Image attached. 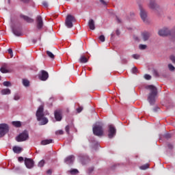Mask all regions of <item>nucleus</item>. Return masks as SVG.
<instances>
[{
  "mask_svg": "<svg viewBox=\"0 0 175 175\" xmlns=\"http://www.w3.org/2000/svg\"><path fill=\"white\" fill-rule=\"evenodd\" d=\"M146 90H150V92L149 93V95L148 96V101L149 102L150 105L151 106L154 105L155 103V98H157V96L158 95V89H157V87L149 85L146 87Z\"/></svg>",
  "mask_w": 175,
  "mask_h": 175,
  "instance_id": "f257e3e1",
  "label": "nucleus"
},
{
  "mask_svg": "<svg viewBox=\"0 0 175 175\" xmlns=\"http://www.w3.org/2000/svg\"><path fill=\"white\" fill-rule=\"evenodd\" d=\"M44 107L43 105H40L36 113L38 121H41V125H46L49 122V119L44 118Z\"/></svg>",
  "mask_w": 175,
  "mask_h": 175,
  "instance_id": "f03ea898",
  "label": "nucleus"
},
{
  "mask_svg": "<svg viewBox=\"0 0 175 175\" xmlns=\"http://www.w3.org/2000/svg\"><path fill=\"white\" fill-rule=\"evenodd\" d=\"M93 133L95 136H103V124L98 122L96 125L93 127Z\"/></svg>",
  "mask_w": 175,
  "mask_h": 175,
  "instance_id": "7ed1b4c3",
  "label": "nucleus"
},
{
  "mask_svg": "<svg viewBox=\"0 0 175 175\" xmlns=\"http://www.w3.org/2000/svg\"><path fill=\"white\" fill-rule=\"evenodd\" d=\"M159 36H175V29H169L164 27L159 31Z\"/></svg>",
  "mask_w": 175,
  "mask_h": 175,
  "instance_id": "20e7f679",
  "label": "nucleus"
},
{
  "mask_svg": "<svg viewBox=\"0 0 175 175\" xmlns=\"http://www.w3.org/2000/svg\"><path fill=\"white\" fill-rule=\"evenodd\" d=\"M76 19L72 15H68L66 18L65 25L67 28H72L73 27V23H75Z\"/></svg>",
  "mask_w": 175,
  "mask_h": 175,
  "instance_id": "39448f33",
  "label": "nucleus"
},
{
  "mask_svg": "<svg viewBox=\"0 0 175 175\" xmlns=\"http://www.w3.org/2000/svg\"><path fill=\"white\" fill-rule=\"evenodd\" d=\"M9 132V125L7 124H0V137H3Z\"/></svg>",
  "mask_w": 175,
  "mask_h": 175,
  "instance_id": "423d86ee",
  "label": "nucleus"
},
{
  "mask_svg": "<svg viewBox=\"0 0 175 175\" xmlns=\"http://www.w3.org/2000/svg\"><path fill=\"white\" fill-rule=\"evenodd\" d=\"M108 127V137L109 139H113L117 133V129H116V127L113 124L109 125Z\"/></svg>",
  "mask_w": 175,
  "mask_h": 175,
  "instance_id": "0eeeda50",
  "label": "nucleus"
},
{
  "mask_svg": "<svg viewBox=\"0 0 175 175\" xmlns=\"http://www.w3.org/2000/svg\"><path fill=\"white\" fill-rule=\"evenodd\" d=\"M29 137L27 131H24L22 133L19 134L18 136L16 137V142H25Z\"/></svg>",
  "mask_w": 175,
  "mask_h": 175,
  "instance_id": "6e6552de",
  "label": "nucleus"
},
{
  "mask_svg": "<svg viewBox=\"0 0 175 175\" xmlns=\"http://www.w3.org/2000/svg\"><path fill=\"white\" fill-rule=\"evenodd\" d=\"M39 79L42 81H46V80L49 79V72L44 70H41L40 75H39Z\"/></svg>",
  "mask_w": 175,
  "mask_h": 175,
  "instance_id": "1a4fd4ad",
  "label": "nucleus"
},
{
  "mask_svg": "<svg viewBox=\"0 0 175 175\" xmlns=\"http://www.w3.org/2000/svg\"><path fill=\"white\" fill-rule=\"evenodd\" d=\"M139 10H140V17L142 20L146 23L147 21V12L146 10L143 9V7L139 6Z\"/></svg>",
  "mask_w": 175,
  "mask_h": 175,
  "instance_id": "9d476101",
  "label": "nucleus"
},
{
  "mask_svg": "<svg viewBox=\"0 0 175 175\" xmlns=\"http://www.w3.org/2000/svg\"><path fill=\"white\" fill-rule=\"evenodd\" d=\"M34 163H35L33 162V160H32V159H25V165L26 167H27V169H32V167H33Z\"/></svg>",
  "mask_w": 175,
  "mask_h": 175,
  "instance_id": "9b49d317",
  "label": "nucleus"
},
{
  "mask_svg": "<svg viewBox=\"0 0 175 175\" xmlns=\"http://www.w3.org/2000/svg\"><path fill=\"white\" fill-rule=\"evenodd\" d=\"M141 36L144 42H147V40H148V39H150V38L151 37V33L145 31L141 33Z\"/></svg>",
  "mask_w": 175,
  "mask_h": 175,
  "instance_id": "f8f14e48",
  "label": "nucleus"
},
{
  "mask_svg": "<svg viewBox=\"0 0 175 175\" xmlns=\"http://www.w3.org/2000/svg\"><path fill=\"white\" fill-rule=\"evenodd\" d=\"M36 22L38 29H42V28H43V19L41 16H38L36 17Z\"/></svg>",
  "mask_w": 175,
  "mask_h": 175,
  "instance_id": "ddd939ff",
  "label": "nucleus"
},
{
  "mask_svg": "<svg viewBox=\"0 0 175 175\" xmlns=\"http://www.w3.org/2000/svg\"><path fill=\"white\" fill-rule=\"evenodd\" d=\"M54 116L56 121H61L62 120V112L61 110H55L54 112Z\"/></svg>",
  "mask_w": 175,
  "mask_h": 175,
  "instance_id": "4468645a",
  "label": "nucleus"
},
{
  "mask_svg": "<svg viewBox=\"0 0 175 175\" xmlns=\"http://www.w3.org/2000/svg\"><path fill=\"white\" fill-rule=\"evenodd\" d=\"M148 7L152 10H156L157 9H158V4H157L155 0H150Z\"/></svg>",
  "mask_w": 175,
  "mask_h": 175,
  "instance_id": "2eb2a0df",
  "label": "nucleus"
},
{
  "mask_svg": "<svg viewBox=\"0 0 175 175\" xmlns=\"http://www.w3.org/2000/svg\"><path fill=\"white\" fill-rule=\"evenodd\" d=\"M74 161H75V156L74 155H70V156L67 157L64 160V162L66 163H67L68 165H69L70 163H73Z\"/></svg>",
  "mask_w": 175,
  "mask_h": 175,
  "instance_id": "dca6fc26",
  "label": "nucleus"
},
{
  "mask_svg": "<svg viewBox=\"0 0 175 175\" xmlns=\"http://www.w3.org/2000/svg\"><path fill=\"white\" fill-rule=\"evenodd\" d=\"M90 29L92 31L95 30V21L94 19H90L88 23Z\"/></svg>",
  "mask_w": 175,
  "mask_h": 175,
  "instance_id": "f3484780",
  "label": "nucleus"
},
{
  "mask_svg": "<svg viewBox=\"0 0 175 175\" xmlns=\"http://www.w3.org/2000/svg\"><path fill=\"white\" fill-rule=\"evenodd\" d=\"M20 17H21V18H23V20H25V21H27V23H29L30 24L33 23V21H34L33 18H31L29 16H27L25 15L21 14Z\"/></svg>",
  "mask_w": 175,
  "mask_h": 175,
  "instance_id": "a211bd4d",
  "label": "nucleus"
},
{
  "mask_svg": "<svg viewBox=\"0 0 175 175\" xmlns=\"http://www.w3.org/2000/svg\"><path fill=\"white\" fill-rule=\"evenodd\" d=\"M12 150L15 154H20L23 151V148L20 146H14Z\"/></svg>",
  "mask_w": 175,
  "mask_h": 175,
  "instance_id": "6ab92c4d",
  "label": "nucleus"
},
{
  "mask_svg": "<svg viewBox=\"0 0 175 175\" xmlns=\"http://www.w3.org/2000/svg\"><path fill=\"white\" fill-rule=\"evenodd\" d=\"M79 62L81 64H87V62H88V59L85 56L83 55L81 56V57L79 59Z\"/></svg>",
  "mask_w": 175,
  "mask_h": 175,
  "instance_id": "aec40b11",
  "label": "nucleus"
},
{
  "mask_svg": "<svg viewBox=\"0 0 175 175\" xmlns=\"http://www.w3.org/2000/svg\"><path fill=\"white\" fill-rule=\"evenodd\" d=\"M12 32L15 34L16 36H22L23 33H21V31L12 28Z\"/></svg>",
  "mask_w": 175,
  "mask_h": 175,
  "instance_id": "412c9836",
  "label": "nucleus"
},
{
  "mask_svg": "<svg viewBox=\"0 0 175 175\" xmlns=\"http://www.w3.org/2000/svg\"><path fill=\"white\" fill-rule=\"evenodd\" d=\"M12 94V92L10 91V89H3L1 90V95H10Z\"/></svg>",
  "mask_w": 175,
  "mask_h": 175,
  "instance_id": "4be33fe9",
  "label": "nucleus"
},
{
  "mask_svg": "<svg viewBox=\"0 0 175 175\" xmlns=\"http://www.w3.org/2000/svg\"><path fill=\"white\" fill-rule=\"evenodd\" d=\"M12 124L15 126V128H20L21 126V122L20 121H13Z\"/></svg>",
  "mask_w": 175,
  "mask_h": 175,
  "instance_id": "5701e85b",
  "label": "nucleus"
},
{
  "mask_svg": "<svg viewBox=\"0 0 175 175\" xmlns=\"http://www.w3.org/2000/svg\"><path fill=\"white\" fill-rule=\"evenodd\" d=\"M51 143H53V139H45L42 141L41 144L42 146H46V144H50Z\"/></svg>",
  "mask_w": 175,
  "mask_h": 175,
  "instance_id": "b1692460",
  "label": "nucleus"
},
{
  "mask_svg": "<svg viewBox=\"0 0 175 175\" xmlns=\"http://www.w3.org/2000/svg\"><path fill=\"white\" fill-rule=\"evenodd\" d=\"M167 147L170 151H172L174 149V144H173L172 143H167Z\"/></svg>",
  "mask_w": 175,
  "mask_h": 175,
  "instance_id": "393cba45",
  "label": "nucleus"
},
{
  "mask_svg": "<svg viewBox=\"0 0 175 175\" xmlns=\"http://www.w3.org/2000/svg\"><path fill=\"white\" fill-rule=\"evenodd\" d=\"M46 55H48V57H49V58H51V59H54L55 58V56L54 55V54H53V53H51L50 51H46Z\"/></svg>",
  "mask_w": 175,
  "mask_h": 175,
  "instance_id": "a878e982",
  "label": "nucleus"
},
{
  "mask_svg": "<svg viewBox=\"0 0 175 175\" xmlns=\"http://www.w3.org/2000/svg\"><path fill=\"white\" fill-rule=\"evenodd\" d=\"M23 84L25 87H29V81L27 79H23Z\"/></svg>",
  "mask_w": 175,
  "mask_h": 175,
  "instance_id": "bb28decb",
  "label": "nucleus"
},
{
  "mask_svg": "<svg viewBox=\"0 0 175 175\" xmlns=\"http://www.w3.org/2000/svg\"><path fill=\"white\" fill-rule=\"evenodd\" d=\"M163 137H164V139L169 140V139H171L172 135L169 133H166L165 134L163 135Z\"/></svg>",
  "mask_w": 175,
  "mask_h": 175,
  "instance_id": "cd10ccee",
  "label": "nucleus"
},
{
  "mask_svg": "<svg viewBox=\"0 0 175 175\" xmlns=\"http://www.w3.org/2000/svg\"><path fill=\"white\" fill-rule=\"evenodd\" d=\"M3 85H4V87H12V83H10V81H4Z\"/></svg>",
  "mask_w": 175,
  "mask_h": 175,
  "instance_id": "c85d7f7f",
  "label": "nucleus"
},
{
  "mask_svg": "<svg viewBox=\"0 0 175 175\" xmlns=\"http://www.w3.org/2000/svg\"><path fill=\"white\" fill-rule=\"evenodd\" d=\"M148 164H145L144 165H142L139 167V169H141V170H146V169H148Z\"/></svg>",
  "mask_w": 175,
  "mask_h": 175,
  "instance_id": "c756f323",
  "label": "nucleus"
},
{
  "mask_svg": "<svg viewBox=\"0 0 175 175\" xmlns=\"http://www.w3.org/2000/svg\"><path fill=\"white\" fill-rule=\"evenodd\" d=\"M168 68L171 72H174V70H175V67L172 66V64H168Z\"/></svg>",
  "mask_w": 175,
  "mask_h": 175,
  "instance_id": "7c9ffc66",
  "label": "nucleus"
},
{
  "mask_svg": "<svg viewBox=\"0 0 175 175\" xmlns=\"http://www.w3.org/2000/svg\"><path fill=\"white\" fill-rule=\"evenodd\" d=\"M70 174H77L79 173V170L77 169H73L70 171Z\"/></svg>",
  "mask_w": 175,
  "mask_h": 175,
  "instance_id": "2f4dec72",
  "label": "nucleus"
},
{
  "mask_svg": "<svg viewBox=\"0 0 175 175\" xmlns=\"http://www.w3.org/2000/svg\"><path fill=\"white\" fill-rule=\"evenodd\" d=\"M20 94H15L14 96V100H20Z\"/></svg>",
  "mask_w": 175,
  "mask_h": 175,
  "instance_id": "473e14b6",
  "label": "nucleus"
},
{
  "mask_svg": "<svg viewBox=\"0 0 175 175\" xmlns=\"http://www.w3.org/2000/svg\"><path fill=\"white\" fill-rule=\"evenodd\" d=\"M140 50H146L147 49V45L146 44H139V46Z\"/></svg>",
  "mask_w": 175,
  "mask_h": 175,
  "instance_id": "72a5a7b5",
  "label": "nucleus"
},
{
  "mask_svg": "<svg viewBox=\"0 0 175 175\" xmlns=\"http://www.w3.org/2000/svg\"><path fill=\"white\" fill-rule=\"evenodd\" d=\"M38 166H39V167H43V166H44V160H41L38 163Z\"/></svg>",
  "mask_w": 175,
  "mask_h": 175,
  "instance_id": "f704fd0d",
  "label": "nucleus"
},
{
  "mask_svg": "<svg viewBox=\"0 0 175 175\" xmlns=\"http://www.w3.org/2000/svg\"><path fill=\"white\" fill-rule=\"evenodd\" d=\"M99 40H100V42H105V36L101 35L98 37Z\"/></svg>",
  "mask_w": 175,
  "mask_h": 175,
  "instance_id": "c9c22d12",
  "label": "nucleus"
},
{
  "mask_svg": "<svg viewBox=\"0 0 175 175\" xmlns=\"http://www.w3.org/2000/svg\"><path fill=\"white\" fill-rule=\"evenodd\" d=\"M132 57L134 58V59H139V58H140V55L133 54Z\"/></svg>",
  "mask_w": 175,
  "mask_h": 175,
  "instance_id": "e433bc0d",
  "label": "nucleus"
},
{
  "mask_svg": "<svg viewBox=\"0 0 175 175\" xmlns=\"http://www.w3.org/2000/svg\"><path fill=\"white\" fill-rule=\"evenodd\" d=\"M170 59L173 62V64H175V56L174 55H172L170 57Z\"/></svg>",
  "mask_w": 175,
  "mask_h": 175,
  "instance_id": "4c0bfd02",
  "label": "nucleus"
},
{
  "mask_svg": "<svg viewBox=\"0 0 175 175\" xmlns=\"http://www.w3.org/2000/svg\"><path fill=\"white\" fill-rule=\"evenodd\" d=\"M0 71L1 72V73H8V70H6V68L3 67L1 68Z\"/></svg>",
  "mask_w": 175,
  "mask_h": 175,
  "instance_id": "58836bf2",
  "label": "nucleus"
},
{
  "mask_svg": "<svg viewBox=\"0 0 175 175\" xmlns=\"http://www.w3.org/2000/svg\"><path fill=\"white\" fill-rule=\"evenodd\" d=\"M116 21H117L118 24H121V23H122V21L121 20V18H120V17L116 16Z\"/></svg>",
  "mask_w": 175,
  "mask_h": 175,
  "instance_id": "ea45409f",
  "label": "nucleus"
},
{
  "mask_svg": "<svg viewBox=\"0 0 175 175\" xmlns=\"http://www.w3.org/2000/svg\"><path fill=\"white\" fill-rule=\"evenodd\" d=\"M42 5L44 8H48L49 7V3H47V1H42Z\"/></svg>",
  "mask_w": 175,
  "mask_h": 175,
  "instance_id": "a19ab883",
  "label": "nucleus"
},
{
  "mask_svg": "<svg viewBox=\"0 0 175 175\" xmlns=\"http://www.w3.org/2000/svg\"><path fill=\"white\" fill-rule=\"evenodd\" d=\"M144 79H146V80H151V77L150 75H144Z\"/></svg>",
  "mask_w": 175,
  "mask_h": 175,
  "instance_id": "79ce46f5",
  "label": "nucleus"
},
{
  "mask_svg": "<svg viewBox=\"0 0 175 175\" xmlns=\"http://www.w3.org/2000/svg\"><path fill=\"white\" fill-rule=\"evenodd\" d=\"M100 2L103 5V6H107V3L105 1V0H100Z\"/></svg>",
  "mask_w": 175,
  "mask_h": 175,
  "instance_id": "37998d69",
  "label": "nucleus"
},
{
  "mask_svg": "<svg viewBox=\"0 0 175 175\" xmlns=\"http://www.w3.org/2000/svg\"><path fill=\"white\" fill-rule=\"evenodd\" d=\"M69 129H70V127L69 126V125H67L65 128V130L66 133H68V135H69Z\"/></svg>",
  "mask_w": 175,
  "mask_h": 175,
  "instance_id": "c03bdc74",
  "label": "nucleus"
},
{
  "mask_svg": "<svg viewBox=\"0 0 175 175\" xmlns=\"http://www.w3.org/2000/svg\"><path fill=\"white\" fill-rule=\"evenodd\" d=\"M56 135H62L64 133V131L59 130L55 132Z\"/></svg>",
  "mask_w": 175,
  "mask_h": 175,
  "instance_id": "a18cd8bd",
  "label": "nucleus"
},
{
  "mask_svg": "<svg viewBox=\"0 0 175 175\" xmlns=\"http://www.w3.org/2000/svg\"><path fill=\"white\" fill-rule=\"evenodd\" d=\"M8 51L10 53V55H11V57H13V50L12 49H9L8 50Z\"/></svg>",
  "mask_w": 175,
  "mask_h": 175,
  "instance_id": "49530a36",
  "label": "nucleus"
},
{
  "mask_svg": "<svg viewBox=\"0 0 175 175\" xmlns=\"http://www.w3.org/2000/svg\"><path fill=\"white\" fill-rule=\"evenodd\" d=\"M133 73H134V75H136V73H137V68L134 67L133 68Z\"/></svg>",
  "mask_w": 175,
  "mask_h": 175,
  "instance_id": "de8ad7c7",
  "label": "nucleus"
},
{
  "mask_svg": "<svg viewBox=\"0 0 175 175\" xmlns=\"http://www.w3.org/2000/svg\"><path fill=\"white\" fill-rule=\"evenodd\" d=\"M77 113H81V111H83V107H79L77 109Z\"/></svg>",
  "mask_w": 175,
  "mask_h": 175,
  "instance_id": "09e8293b",
  "label": "nucleus"
},
{
  "mask_svg": "<svg viewBox=\"0 0 175 175\" xmlns=\"http://www.w3.org/2000/svg\"><path fill=\"white\" fill-rule=\"evenodd\" d=\"M159 110H160V109H159V107H155L153 109V111H154V113H157V111H159Z\"/></svg>",
  "mask_w": 175,
  "mask_h": 175,
  "instance_id": "8fccbe9b",
  "label": "nucleus"
},
{
  "mask_svg": "<svg viewBox=\"0 0 175 175\" xmlns=\"http://www.w3.org/2000/svg\"><path fill=\"white\" fill-rule=\"evenodd\" d=\"M18 162H23L24 161V158L23 157H20L18 158Z\"/></svg>",
  "mask_w": 175,
  "mask_h": 175,
  "instance_id": "3c124183",
  "label": "nucleus"
},
{
  "mask_svg": "<svg viewBox=\"0 0 175 175\" xmlns=\"http://www.w3.org/2000/svg\"><path fill=\"white\" fill-rule=\"evenodd\" d=\"M120 30H119V29H117V30H116V35H117L118 36H120Z\"/></svg>",
  "mask_w": 175,
  "mask_h": 175,
  "instance_id": "603ef678",
  "label": "nucleus"
},
{
  "mask_svg": "<svg viewBox=\"0 0 175 175\" xmlns=\"http://www.w3.org/2000/svg\"><path fill=\"white\" fill-rule=\"evenodd\" d=\"M47 174H51V170H48L46 171Z\"/></svg>",
  "mask_w": 175,
  "mask_h": 175,
  "instance_id": "864d4df0",
  "label": "nucleus"
},
{
  "mask_svg": "<svg viewBox=\"0 0 175 175\" xmlns=\"http://www.w3.org/2000/svg\"><path fill=\"white\" fill-rule=\"evenodd\" d=\"M154 75H156V76H158V72L154 70Z\"/></svg>",
  "mask_w": 175,
  "mask_h": 175,
  "instance_id": "5fc2aeb1",
  "label": "nucleus"
},
{
  "mask_svg": "<svg viewBox=\"0 0 175 175\" xmlns=\"http://www.w3.org/2000/svg\"><path fill=\"white\" fill-rule=\"evenodd\" d=\"M111 38H113V36H114V34H113V33H111Z\"/></svg>",
  "mask_w": 175,
  "mask_h": 175,
  "instance_id": "6e6d98bb",
  "label": "nucleus"
},
{
  "mask_svg": "<svg viewBox=\"0 0 175 175\" xmlns=\"http://www.w3.org/2000/svg\"><path fill=\"white\" fill-rule=\"evenodd\" d=\"M93 170H94V169L92 168L91 170H90V172H92Z\"/></svg>",
  "mask_w": 175,
  "mask_h": 175,
  "instance_id": "4d7b16f0",
  "label": "nucleus"
},
{
  "mask_svg": "<svg viewBox=\"0 0 175 175\" xmlns=\"http://www.w3.org/2000/svg\"><path fill=\"white\" fill-rule=\"evenodd\" d=\"M8 2H10V0H8Z\"/></svg>",
  "mask_w": 175,
  "mask_h": 175,
  "instance_id": "13d9d810",
  "label": "nucleus"
},
{
  "mask_svg": "<svg viewBox=\"0 0 175 175\" xmlns=\"http://www.w3.org/2000/svg\"><path fill=\"white\" fill-rule=\"evenodd\" d=\"M135 39L137 40V38H136Z\"/></svg>",
  "mask_w": 175,
  "mask_h": 175,
  "instance_id": "bf43d9fd",
  "label": "nucleus"
},
{
  "mask_svg": "<svg viewBox=\"0 0 175 175\" xmlns=\"http://www.w3.org/2000/svg\"><path fill=\"white\" fill-rule=\"evenodd\" d=\"M0 80H1V77H0Z\"/></svg>",
  "mask_w": 175,
  "mask_h": 175,
  "instance_id": "052dcab7",
  "label": "nucleus"
},
{
  "mask_svg": "<svg viewBox=\"0 0 175 175\" xmlns=\"http://www.w3.org/2000/svg\"><path fill=\"white\" fill-rule=\"evenodd\" d=\"M67 1H69V0H67Z\"/></svg>",
  "mask_w": 175,
  "mask_h": 175,
  "instance_id": "680f3d73",
  "label": "nucleus"
}]
</instances>
